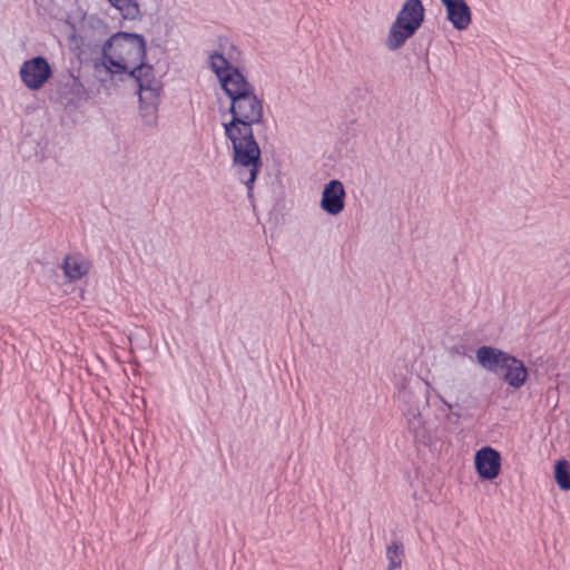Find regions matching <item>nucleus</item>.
<instances>
[{"label": "nucleus", "mask_w": 570, "mask_h": 570, "mask_svg": "<svg viewBox=\"0 0 570 570\" xmlns=\"http://www.w3.org/2000/svg\"><path fill=\"white\" fill-rule=\"evenodd\" d=\"M146 55V41L136 33L118 32L110 36L104 46L101 61L94 62V76L105 83L112 75L127 72L141 62Z\"/></svg>", "instance_id": "f257e3e1"}, {"label": "nucleus", "mask_w": 570, "mask_h": 570, "mask_svg": "<svg viewBox=\"0 0 570 570\" xmlns=\"http://www.w3.org/2000/svg\"><path fill=\"white\" fill-rule=\"evenodd\" d=\"M225 135L232 144V166L239 181L247 188L248 199H253L254 184L262 169V153L254 137L253 128L234 125L225 126Z\"/></svg>", "instance_id": "f03ea898"}, {"label": "nucleus", "mask_w": 570, "mask_h": 570, "mask_svg": "<svg viewBox=\"0 0 570 570\" xmlns=\"http://www.w3.org/2000/svg\"><path fill=\"white\" fill-rule=\"evenodd\" d=\"M425 9L421 0H406L391 24L385 46L390 50L403 47L424 21Z\"/></svg>", "instance_id": "7ed1b4c3"}, {"label": "nucleus", "mask_w": 570, "mask_h": 570, "mask_svg": "<svg viewBox=\"0 0 570 570\" xmlns=\"http://www.w3.org/2000/svg\"><path fill=\"white\" fill-rule=\"evenodd\" d=\"M209 65L218 77L224 91L230 98V101L254 90L245 76L237 68L233 67L224 55L217 51L210 53Z\"/></svg>", "instance_id": "20e7f679"}, {"label": "nucleus", "mask_w": 570, "mask_h": 570, "mask_svg": "<svg viewBox=\"0 0 570 570\" xmlns=\"http://www.w3.org/2000/svg\"><path fill=\"white\" fill-rule=\"evenodd\" d=\"M229 110L232 119L225 122L224 127L234 125L236 128H253V125L262 122L263 119V102L254 94V90L232 101Z\"/></svg>", "instance_id": "39448f33"}, {"label": "nucleus", "mask_w": 570, "mask_h": 570, "mask_svg": "<svg viewBox=\"0 0 570 570\" xmlns=\"http://www.w3.org/2000/svg\"><path fill=\"white\" fill-rule=\"evenodd\" d=\"M20 79L30 90H39L51 78L52 69L47 59L38 56L26 60L19 70Z\"/></svg>", "instance_id": "423d86ee"}, {"label": "nucleus", "mask_w": 570, "mask_h": 570, "mask_svg": "<svg viewBox=\"0 0 570 570\" xmlns=\"http://www.w3.org/2000/svg\"><path fill=\"white\" fill-rule=\"evenodd\" d=\"M77 37L79 38L80 46L89 50L101 49L104 53L105 42L109 38V29L101 19L90 16L82 20Z\"/></svg>", "instance_id": "0eeeda50"}, {"label": "nucleus", "mask_w": 570, "mask_h": 570, "mask_svg": "<svg viewBox=\"0 0 570 570\" xmlns=\"http://www.w3.org/2000/svg\"><path fill=\"white\" fill-rule=\"evenodd\" d=\"M423 385L426 386L428 384L422 383L420 380H415L414 383L409 382L404 384L399 391V400L410 405L407 411V415H411V419H409V426L416 434L422 424L419 411V394H422Z\"/></svg>", "instance_id": "6e6552de"}, {"label": "nucleus", "mask_w": 570, "mask_h": 570, "mask_svg": "<svg viewBox=\"0 0 570 570\" xmlns=\"http://www.w3.org/2000/svg\"><path fill=\"white\" fill-rule=\"evenodd\" d=\"M138 83L139 95L150 99L154 94H160L161 82L155 77L153 66L144 60L127 71Z\"/></svg>", "instance_id": "1a4fd4ad"}, {"label": "nucleus", "mask_w": 570, "mask_h": 570, "mask_svg": "<svg viewBox=\"0 0 570 570\" xmlns=\"http://www.w3.org/2000/svg\"><path fill=\"white\" fill-rule=\"evenodd\" d=\"M345 197L346 193L343 183L333 179L324 186L320 206L328 215L336 216L344 209Z\"/></svg>", "instance_id": "9d476101"}, {"label": "nucleus", "mask_w": 570, "mask_h": 570, "mask_svg": "<svg viewBox=\"0 0 570 570\" xmlns=\"http://www.w3.org/2000/svg\"><path fill=\"white\" fill-rule=\"evenodd\" d=\"M474 464L476 472L484 480L495 479L501 469V456L500 453L491 448L484 446L476 451L474 456Z\"/></svg>", "instance_id": "9b49d317"}, {"label": "nucleus", "mask_w": 570, "mask_h": 570, "mask_svg": "<svg viewBox=\"0 0 570 570\" xmlns=\"http://www.w3.org/2000/svg\"><path fill=\"white\" fill-rule=\"evenodd\" d=\"M446 11V19L456 30H465L471 23V9L465 0H440Z\"/></svg>", "instance_id": "f8f14e48"}, {"label": "nucleus", "mask_w": 570, "mask_h": 570, "mask_svg": "<svg viewBox=\"0 0 570 570\" xmlns=\"http://www.w3.org/2000/svg\"><path fill=\"white\" fill-rule=\"evenodd\" d=\"M509 357L510 354L492 346L483 345L476 350L478 363L497 375H501L503 365Z\"/></svg>", "instance_id": "ddd939ff"}, {"label": "nucleus", "mask_w": 570, "mask_h": 570, "mask_svg": "<svg viewBox=\"0 0 570 570\" xmlns=\"http://www.w3.org/2000/svg\"><path fill=\"white\" fill-rule=\"evenodd\" d=\"M498 376L510 386L520 389L528 377V371L522 361L510 355L508 362L503 365L501 375Z\"/></svg>", "instance_id": "4468645a"}, {"label": "nucleus", "mask_w": 570, "mask_h": 570, "mask_svg": "<svg viewBox=\"0 0 570 570\" xmlns=\"http://www.w3.org/2000/svg\"><path fill=\"white\" fill-rule=\"evenodd\" d=\"M89 263L80 255H67L61 268L69 282H76L89 272Z\"/></svg>", "instance_id": "2eb2a0df"}, {"label": "nucleus", "mask_w": 570, "mask_h": 570, "mask_svg": "<svg viewBox=\"0 0 570 570\" xmlns=\"http://www.w3.org/2000/svg\"><path fill=\"white\" fill-rule=\"evenodd\" d=\"M159 95L160 94H154L150 99L139 95V115L142 122L148 127H155L157 125Z\"/></svg>", "instance_id": "dca6fc26"}, {"label": "nucleus", "mask_w": 570, "mask_h": 570, "mask_svg": "<svg viewBox=\"0 0 570 570\" xmlns=\"http://www.w3.org/2000/svg\"><path fill=\"white\" fill-rule=\"evenodd\" d=\"M554 479L561 490H570V463L568 461L560 460L556 463Z\"/></svg>", "instance_id": "f3484780"}, {"label": "nucleus", "mask_w": 570, "mask_h": 570, "mask_svg": "<svg viewBox=\"0 0 570 570\" xmlns=\"http://www.w3.org/2000/svg\"><path fill=\"white\" fill-rule=\"evenodd\" d=\"M404 557V547L400 541H394L386 547V558L389 560L387 570H395L402 564Z\"/></svg>", "instance_id": "a211bd4d"}, {"label": "nucleus", "mask_w": 570, "mask_h": 570, "mask_svg": "<svg viewBox=\"0 0 570 570\" xmlns=\"http://www.w3.org/2000/svg\"><path fill=\"white\" fill-rule=\"evenodd\" d=\"M68 88L72 94L73 98L69 100L70 104H76L81 100H87L89 95L83 83L77 77H71L70 82H68Z\"/></svg>", "instance_id": "6ab92c4d"}, {"label": "nucleus", "mask_w": 570, "mask_h": 570, "mask_svg": "<svg viewBox=\"0 0 570 570\" xmlns=\"http://www.w3.org/2000/svg\"><path fill=\"white\" fill-rule=\"evenodd\" d=\"M109 2L119 10H125L130 6H135L134 0H109Z\"/></svg>", "instance_id": "aec40b11"}, {"label": "nucleus", "mask_w": 570, "mask_h": 570, "mask_svg": "<svg viewBox=\"0 0 570 570\" xmlns=\"http://www.w3.org/2000/svg\"><path fill=\"white\" fill-rule=\"evenodd\" d=\"M450 354L451 355H464V346L462 345H454L450 348Z\"/></svg>", "instance_id": "412c9836"}, {"label": "nucleus", "mask_w": 570, "mask_h": 570, "mask_svg": "<svg viewBox=\"0 0 570 570\" xmlns=\"http://www.w3.org/2000/svg\"><path fill=\"white\" fill-rule=\"evenodd\" d=\"M442 401H443V403H444L449 409H451V404H449V403H448V402H445L444 400H442Z\"/></svg>", "instance_id": "4be33fe9"}]
</instances>
